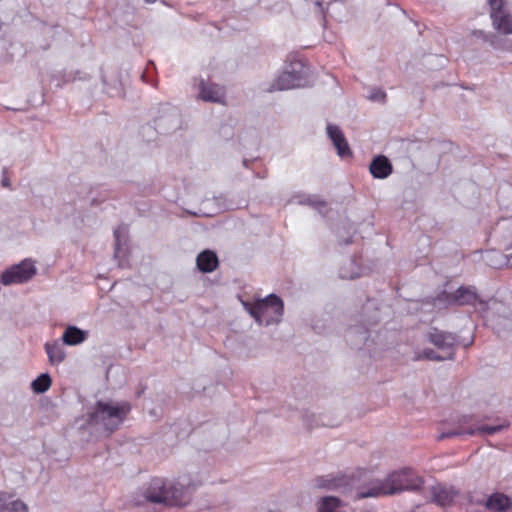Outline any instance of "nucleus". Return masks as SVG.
I'll return each mask as SVG.
<instances>
[{
    "instance_id": "1",
    "label": "nucleus",
    "mask_w": 512,
    "mask_h": 512,
    "mask_svg": "<svg viewBox=\"0 0 512 512\" xmlns=\"http://www.w3.org/2000/svg\"><path fill=\"white\" fill-rule=\"evenodd\" d=\"M424 481L417 472L411 468H403L393 471L383 480H373L368 484V488H362L359 498L378 497L393 495L406 490H418L422 487Z\"/></svg>"
},
{
    "instance_id": "2",
    "label": "nucleus",
    "mask_w": 512,
    "mask_h": 512,
    "mask_svg": "<svg viewBox=\"0 0 512 512\" xmlns=\"http://www.w3.org/2000/svg\"><path fill=\"white\" fill-rule=\"evenodd\" d=\"M244 306L255 321L263 326L278 324L284 312L283 301L275 294H270L254 304L244 303Z\"/></svg>"
},
{
    "instance_id": "3",
    "label": "nucleus",
    "mask_w": 512,
    "mask_h": 512,
    "mask_svg": "<svg viewBox=\"0 0 512 512\" xmlns=\"http://www.w3.org/2000/svg\"><path fill=\"white\" fill-rule=\"evenodd\" d=\"M189 487H167L162 479H154L146 498L149 502L163 503L169 506H183L190 500Z\"/></svg>"
},
{
    "instance_id": "4",
    "label": "nucleus",
    "mask_w": 512,
    "mask_h": 512,
    "mask_svg": "<svg viewBox=\"0 0 512 512\" xmlns=\"http://www.w3.org/2000/svg\"><path fill=\"white\" fill-rule=\"evenodd\" d=\"M36 273L35 262L27 258L5 269L1 274L0 283L5 286L23 284L30 281Z\"/></svg>"
},
{
    "instance_id": "5",
    "label": "nucleus",
    "mask_w": 512,
    "mask_h": 512,
    "mask_svg": "<svg viewBox=\"0 0 512 512\" xmlns=\"http://www.w3.org/2000/svg\"><path fill=\"white\" fill-rule=\"evenodd\" d=\"M153 122L155 130L160 134H168L177 130L181 125L177 108L169 104L160 106Z\"/></svg>"
},
{
    "instance_id": "6",
    "label": "nucleus",
    "mask_w": 512,
    "mask_h": 512,
    "mask_svg": "<svg viewBox=\"0 0 512 512\" xmlns=\"http://www.w3.org/2000/svg\"><path fill=\"white\" fill-rule=\"evenodd\" d=\"M494 29L500 35L512 34V18L504 8V0H488Z\"/></svg>"
},
{
    "instance_id": "7",
    "label": "nucleus",
    "mask_w": 512,
    "mask_h": 512,
    "mask_svg": "<svg viewBox=\"0 0 512 512\" xmlns=\"http://www.w3.org/2000/svg\"><path fill=\"white\" fill-rule=\"evenodd\" d=\"M427 339L431 344L440 349L443 354H455L458 343V336L456 334L432 327L427 334Z\"/></svg>"
},
{
    "instance_id": "8",
    "label": "nucleus",
    "mask_w": 512,
    "mask_h": 512,
    "mask_svg": "<svg viewBox=\"0 0 512 512\" xmlns=\"http://www.w3.org/2000/svg\"><path fill=\"white\" fill-rule=\"evenodd\" d=\"M438 299H444L448 304H455L458 306L475 305L478 301L481 304L483 303L479 300L475 288L466 286L459 287L454 293L443 292L439 295Z\"/></svg>"
},
{
    "instance_id": "9",
    "label": "nucleus",
    "mask_w": 512,
    "mask_h": 512,
    "mask_svg": "<svg viewBox=\"0 0 512 512\" xmlns=\"http://www.w3.org/2000/svg\"><path fill=\"white\" fill-rule=\"evenodd\" d=\"M508 426H509V423L504 418L502 420V422L498 423V424L480 425V426H477L476 428H469V429L460 428V429L452 431V432L442 433L440 438L443 439V438H447V437L464 435V434H468V435H476V434H479V435H492V434H495V433L501 431L502 429H504V428H506Z\"/></svg>"
},
{
    "instance_id": "10",
    "label": "nucleus",
    "mask_w": 512,
    "mask_h": 512,
    "mask_svg": "<svg viewBox=\"0 0 512 512\" xmlns=\"http://www.w3.org/2000/svg\"><path fill=\"white\" fill-rule=\"evenodd\" d=\"M199 97L203 101L223 104L226 97L225 88L215 83L201 79L199 84Z\"/></svg>"
},
{
    "instance_id": "11",
    "label": "nucleus",
    "mask_w": 512,
    "mask_h": 512,
    "mask_svg": "<svg viewBox=\"0 0 512 512\" xmlns=\"http://www.w3.org/2000/svg\"><path fill=\"white\" fill-rule=\"evenodd\" d=\"M433 501L442 507L453 504L455 498L459 495V491L453 486L437 484L431 488Z\"/></svg>"
},
{
    "instance_id": "12",
    "label": "nucleus",
    "mask_w": 512,
    "mask_h": 512,
    "mask_svg": "<svg viewBox=\"0 0 512 512\" xmlns=\"http://www.w3.org/2000/svg\"><path fill=\"white\" fill-rule=\"evenodd\" d=\"M327 134L331 141L333 142V145L337 149V154L341 158L352 156V152L344 137V134L342 133L338 126L329 124L327 126Z\"/></svg>"
},
{
    "instance_id": "13",
    "label": "nucleus",
    "mask_w": 512,
    "mask_h": 512,
    "mask_svg": "<svg viewBox=\"0 0 512 512\" xmlns=\"http://www.w3.org/2000/svg\"><path fill=\"white\" fill-rule=\"evenodd\" d=\"M345 338L351 347L361 349L368 344L369 330L365 326L356 325L346 331Z\"/></svg>"
},
{
    "instance_id": "14",
    "label": "nucleus",
    "mask_w": 512,
    "mask_h": 512,
    "mask_svg": "<svg viewBox=\"0 0 512 512\" xmlns=\"http://www.w3.org/2000/svg\"><path fill=\"white\" fill-rule=\"evenodd\" d=\"M369 171L374 178L385 179L393 172V166L386 156L378 155L372 159Z\"/></svg>"
},
{
    "instance_id": "15",
    "label": "nucleus",
    "mask_w": 512,
    "mask_h": 512,
    "mask_svg": "<svg viewBox=\"0 0 512 512\" xmlns=\"http://www.w3.org/2000/svg\"><path fill=\"white\" fill-rule=\"evenodd\" d=\"M131 411L130 403L123 401L115 404L97 402V412L107 414V416H125Z\"/></svg>"
},
{
    "instance_id": "16",
    "label": "nucleus",
    "mask_w": 512,
    "mask_h": 512,
    "mask_svg": "<svg viewBox=\"0 0 512 512\" xmlns=\"http://www.w3.org/2000/svg\"><path fill=\"white\" fill-rule=\"evenodd\" d=\"M196 264L201 272L210 273L217 268L219 261L216 253L205 250L197 256Z\"/></svg>"
},
{
    "instance_id": "17",
    "label": "nucleus",
    "mask_w": 512,
    "mask_h": 512,
    "mask_svg": "<svg viewBox=\"0 0 512 512\" xmlns=\"http://www.w3.org/2000/svg\"><path fill=\"white\" fill-rule=\"evenodd\" d=\"M473 35L477 38H481L484 42L488 43L494 49L500 50H510L512 49V44L499 35L494 33H485L482 30H477L473 32Z\"/></svg>"
},
{
    "instance_id": "18",
    "label": "nucleus",
    "mask_w": 512,
    "mask_h": 512,
    "mask_svg": "<svg viewBox=\"0 0 512 512\" xmlns=\"http://www.w3.org/2000/svg\"><path fill=\"white\" fill-rule=\"evenodd\" d=\"M511 504L510 498L503 493H494L486 501V507L493 512H506Z\"/></svg>"
},
{
    "instance_id": "19",
    "label": "nucleus",
    "mask_w": 512,
    "mask_h": 512,
    "mask_svg": "<svg viewBox=\"0 0 512 512\" xmlns=\"http://www.w3.org/2000/svg\"><path fill=\"white\" fill-rule=\"evenodd\" d=\"M285 70L294 78L295 82L300 83V87L305 85L308 77V68L302 61H291Z\"/></svg>"
},
{
    "instance_id": "20",
    "label": "nucleus",
    "mask_w": 512,
    "mask_h": 512,
    "mask_svg": "<svg viewBox=\"0 0 512 512\" xmlns=\"http://www.w3.org/2000/svg\"><path fill=\"white\" fill-rule=\"evenodd\" d=\"M300 87L299 82H295L294 78L290 76V74L285 70L270 86L268 89L270 92L272 91H283L288 89H294Z\"/></svg>"
},
{
    "instance_id": "21",
    "label": "nucleus",
    "mask_w": 512,
    "mask_h": 512,
    "mask_svg": "<svg viewBox=\"0 0 512 512\" xmlns=\"http://www.w3.org/2000/svg\"><path fill=\"white\" fill-rule=\"evenodd\" d=\"M87 337V332L76 327L69 326L63 333L62 340L67 345H77L82 343Z\"/></svg>"
},
{
    "instance_id": "22",
    "label": "nucleus",
    "mask_w": 512,
    "mask_h": 512,
    "mask_svg": "<svg viewBox=\"0 0 512 512\" xmlns=\"http://www.w3.org/2000/svg\"><path fill=\"white\" fill-rule=\"evenodd\" d=\"M45 350L51 364H59L65 358V352L58 343H46Z\"/></svg>"
},
{
    "instance_id": "23",
    "label": "nucleus",
    "mask_w": 512,
    "mask_h": 512,
    "mask_svg": "<svg viewBox=\"0 0 512 512\" xmlns=\"http://www.w3.org/2000/svg\"><path fill=\"white\" fill-rule=\"evenodd\" d=\"M52 383V379L48 373H42L31 382V389L37 394L46 392Z\"/></svg>"
},
{
    "instance_id": "24",
    "label": "nucleus",
    "mask_w": 512,
    "mask_h": 512,
    "mask_svg": "<svg viewBox=\"0 0 512 512\" xmlns=\"http://www.w3.org/2000/svg\"><path fill=\"white\" fill-rule=\"evenodd\" d=\"M417 359H426L430 361H445V360H454V353L450 354H439L433 349L427 348L424 349L418 356Z\"/></svg>"
},
{
    "instance_id": "25",
    "label": "nucleus",
    "mask_w": 512,
    "mask_h": 512,
    "mask_svg": "<svg viewBox=\"0 0 512 512\" xmlns=\"http://www.w3.org/2000/svg\"><path fill=\"white\" fill-rule=\"evenodd\" d=\"M91 419L94 420L95 425H102V426L106 427L108 429L107 435H109L119 426L120 420L122 418H112V417L100 418L102 420L101 423L98 421L99 418H91Z\"/></svg>"
},
{
    "instance_id": "26",
    "label": "nucleus",
    "mask_w": 512,
    "mask_h": 512,
    "mask_svg": "<svg viewBox=\"0 0 512 512\" xmlns=\"http://www.w3.org/2000/svg\"><path fill=\"white\" fill-rule=\"evenodd\" d=\"M27 506L19 501H13L10 504H5L0 506V512H27Z\"/></svg>"
},
{
    "instance_id": "27",
    "label": "nucleus",
    "mask_w": 512,
    "mask_h": 512,
    "mask_svg": "<svg viewBox=\"0 0 512 512\" xmlns=\"http://www.w3.org/2000/svg\"><path fill=\"white\" fill-rule=\"evenodd\" d=\"M368 99L371 101L384 102L386 99V93L384 91H382L381 89L373 88L370 91Z\"/></svg>"
},
{
    "instance_id": "28",
    "label": "nucleus",
    "mask_w": 512,
    "mask_h": 512,
    "mask_svg": "<svg viewBox=\"0 0 512 512\" xmlns=\"http://www.w3.org/2000/svg\"><path fill=\"white\" fill-rule=\"evenodd\" d=\"M301 203L308 204V205L313 206V207H324V206H326V202L325 201H313L311 198H307L306 200L301 201Z\"/></svg>"
},
{
    "instance_id": "29",
    "label": "nucleus",
    "mask_w": 512,
    "mask_h": 512,
    "mask_svg": "<svg viewBox=\"0 0 512 512\" xmlns=\"http://www.w3.org/2000/svg\"><path fill=\"white\" fill-rule=\"evenodd\" d=\"M114 237H115V257H116L120 251V232H119V230L114 231Z\"/></svg>"
},
{
    "instance_id": "30",
    "label": "nucleus",
    "mask_w": 512,
    "mask_h": 512,
    "mask_svg": "<svg viewBox=\"0 0 512 512\" xmlns=\"http://www.w3.org/2000/svg\"><path fill=\"white\" fill-rule=\"evenodd\" d=\"M315 6L319 8L320 13H324L323 3L320 0L315 2Z\"/></svg>"
},
{
    "instance_id": "31",
    "label": "nucleus",
    "mask_w": 512,
    "mask_h": 512,
    "mask_svg": "<svg viewBox=\"0 0 512 512\" xmlns=\"http://www.w3.org/2000/svg\"><path fill=\"white\" fill-rule=\"evenodd\" d=\"M2 186L3 187H10V180L6 176L2 179Z\"/></svg>"
},
{
    "instance_id": "32",
    "label": "nucleus",
    "mask_w": 512,
    "mask_h": 512,
    "mask_svg": "<svg viewBox=\"0 0 512 512\" xmlns=\"http://www.w3.org/2000/svg\"><path fill=\"white\" fill-rule=\"evenodd\" d=\"M320 487H325V488H331L333 487L332 483H320L319 484Z\"/></svg>"
},
{
    "instance_id": "33",
    "label": "nucleus",
    "mask_w": 512,
    "mask_h": 512,
    "mask_svg": "<svg viewBox=\"0 0 512 512\" xmlns=\"http://www.w3.org/2000/svg\"><path fill=\"white\" fill-rule=\"evenodd\" d=\"M350 243H352V239H351V238H348V239H346V240L344 241V244H345V245H348V244H350Z\"/></svg>"
},
{
    "instance_id": "34",
    "label": "nucleus",
    "mask_w": 512,
    "mask_h": 512,
    "mask_svg": "<svg viewBox=\"0 0 512 512\" xmlns=\"http://www.w3.org/2000/svg\"><path fill=\"white\" fill-rule=\"evenodd\" d=\"M146 3L148 4H152V3H155L157 0H144Z\"/></svg>"
},
{
    "instance_id": "35",
    "label": "nucleus",
    "mask_w": 512,
    "mask_h": 512,
    "mask_svg": "<svg viewBox=\"0 0 512 512\" xmlns=\"http://www.w3.org/2000/svg\"><path fill=\"white\" fill-rule=\"evenodd\" d=\"M243 165H244L245 167H248V160H246V159H245V160H243Z\"/></svg>"
},
{
    "instance_id": "36",
    "label": "nucleus",
    "mask_w": 512,
    "mask_h": 512,
    "mask_svg": "<svg viewBox=\"0 0 512 512\" xmlns=\"http://www.w3.org/2000/svg\"><path fill=\"white\" fill-rule=\"evenodd\" d=\"M472 342H473V339L469 343L465 344V347L470 346L472 344Z\"/></svg>"
},
{
    "instance_id": "37",
    "label": "nucleus",
    "mask_w": 512,
    "mask_h": 512,
    "mask_svg": "<svg viewBox=\"0 0 512 512\" xmlns=\"http://www.w3.org/2000/svg\"><path fill=\"white\" fill-rule=\"evenodd\" d=\"M89 416L94 417L97 416L96 413H91Z\"/></svg>"
}]
</instances>
